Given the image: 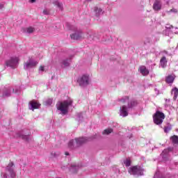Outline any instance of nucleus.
Here are the masks:
<instances>
[{
	"instance_id": "1",
	"label": "nucleus",
	"mask_w": 178,
	"mask_h": 178,
	"mask_svg": "<svg viewBox=\"0 0 178 178\" xmlns=\"http://www.w3.org/2000/svg\"><path fill=\"white\" fill-rule=\"evenodd\" d=\"M87 141H88V139L86 137L76 138L75 141L72 140L68 143V147L70 149H76V148H79L83 144H86Z\"/></svg>"
},
{
	"instance_id": "2",
	"label": "nucleus",
	"mask_w": 178,
	"mask_h": 178,
	"mask_svg": "<svg viewBox=\"0 0 178 178\" xmlns=\"http://www.w3.org/2000/svg\"><path fill=\"white\" fill-rule=\"evenodd\" d=\"M73 104V100L69 99L63 102H60L58 106L57 107L58 111H60L63 115H66L67 113L70 106H72Z\"/></svg>"
},
{
	"instance_id": "3",
	"label": "nucleus",
	"mask_w": 178,
	"mask_h": 178,
	"mask_svg": "<svg viewBox=\"0 0 178 178\" xmlns=\"http://www.w3.org/2000/svg\"><path fill=\"white\" fill-rule=\"evenodd\" d=\"M129 173L133 176H144V169L140 165H134L129 168Z\"/></svg>"
},
{
	"instance_id": "4",
	"label": "nucleus",
	"mask_w": 178,
	"mask_h": 178,
	"mask_svg": "<svg viewBox=\"0 0 178 178\" xmlns=\"http://www.w3.org/2000/svg\"><path fill=\"white\" fill-rule=\"evenodd\" d=\"M164 119L165 114L159 111H156L153 115L154 123L157 125L162 124Z\"/></svg>"
},
{
	"instance_id": "5",
	"label": "nucleus",
	"mask_w": 178,
	"mask_h": 178,
	"mask_svg": "<svg viewBox=\"0 0 178 178\" xmlns=\"http://www.w3.org/2000/svg\"><path fill=\"white\" fill-rule=\"evenodd\" d=\"M120 102H122V104L127 103V108L129 109H130V108H134V106H136V105H137V101L130 100V99H129V97H127V96L121 99Z\"/></svg>"
},
{
	"instance_id": "6",
	"label": "nucleus",
	"mask_w": 178,
	"mask_h": 178,
	"mask_svg": "<svg viewBox=\"0 0 178 178\" xmlns=\"http://www.w3.org/2000/svg\"><path fill=\"white\" fill-rule=\"evenodd\" d=\"M77 83L79 84L80 87H86L90 84V77L88 75H83L77 80Z\"/></svg>"
},
{
	"instance_id": "7",
	"label": "nucleus",
	"mask_w": 178,
	"mask_h": 178,
	"mask_svg": "<svg viewBox=\"0 0 178 178\" xmlns=\"http://www.w3.org/2000/svg\"><path fill=\"white\" fill-rule=\"evenodd\" d=\"M17 65H19V58L17 57L11 58L10 60L6 62V65L13 69L17 67Z\"/></svg>"
},
{
	"instance_id": "8",
	"label": "nucleus",
	"mask_w": 178,
	"mask_h": 178,
	"mask_svg": "<svg viewBox=\"0 0 178 178\" xmlns=\"http://www.w3.org/2000/svg\"><path fill=\"white\" fill-rule=\"evenodd\" d=\"M37 65H38V62L33 60L32 59H29V61L24 63V69L27 70L29 69H31V67H35Z\"/></svg>"
},
{
	"instance_id": "9",
	"label": "nucleus",
	"mask_w": 178,
	"mask_h": 178,
	"mask_svg": "<svg viewBox=\"0 0 178 178\" xmlns=\"http://www.w3.org/2000/svg\"><path fill=\"white\" fill-rule=\"evenodd\" d=\"M138 70L143 76H148V74H149V70H148V69H147V67L144 65H141Z\"/></svg>"
},
{
	"instance_id": "10",
	"label": "nucleus",
	"mask_w": 178,
	"mask_h": 178,
	"mask_svg": "<svg viewBox=\"0 0 178 178\" xmlns=\"http://www.w3.org/2000/svg\"><path fill=\"white\" fill-rule=\"evenodd\" d=\"M154 10H161L162 9V4L161 3V0H155L153 4Z\"/></svg>"
},
{
	"instance_id": "11",
	"label": "nucleus",
	"mask_w": 178,
	"mask_h": 178,
	"mask_svg": "<svg viewBox=\"0 0 178 178\" xmlns=\"http://www.w3.org/2000/svg\"><path fill=\"white\" fill-rule=\"evenodd\" d=\"M29 105H31V109L32 111H34V109H38V108L41 106V104H40L38 102L35 101H31L29 102Z\"/></svg>"
},
{
	"instance_id": "12",
	"label": "nucleus",
	"mask_w": 178,
	"mask_h": 178,
	"mask_svg": "<svg viewBox=\"0 0 178 178\" xmlns=\"http://www.w3.org/2000/svg\"><path fill=\"white\" fill-rule=\"evenodd\" d=\"M120 115L123 116V118H126V116L129 115V113L127 112V107L126 106H122L120 108Z\"/></svg>"
},
{
	"instance_id": "13",
	"label": "nucleus",
	"mask_w": 178,
	"mask_h": 178,
	"mask_svg": "<svg viewBox=\"0 0 178 178\" xmlns=\"http://www.w3.org/2000/svg\"><path fill=\"white\" fill-rule=\"evenodd\" d=\"M160 65H161V67H163V69L167 66L168 60H166L165 56H163L161 58V59L160 60Z\"/></svg>"
},
{
	"instance_id": "14",
	"label": "nucleus",
	"mask_w": 178,
	"mask_h": 178,
	"mask_svg": "<svg viewBox=\"0 0 178 178\" xmlns=\"http://www.w3.org/2000/svg\"><path fill=\"white\" fill-rule=\"evenodd\" d=\"M175 81V76L172 75H168L165 79V83L168 84H172Z\"/></svg>"
},
{
	"instance_id": "15",
	"label": "nucleus",
	"mask_w": 178,
	"mask_h": 178,
	"mask_svg": "<svg viewBox=\"0 0 178 178\" xmlns=\"http://www.w3.org/2000/svg\"><path fill=\"white\" fill-rule=\"evenodd\" d=\"M53 3L57 6L60 10H63V4L59 2V1H54Z\"/></svg>"
},
{
	"instance_id": "16",
	"label": "nucleus",
	"mask_w": 178,
	"mask_h": 178,
	"mask_svg": "<svg viewBox=\"0 0 178 178\" xmlns=\"http://www.w3.org/2000/svg\"><path fill=\"white\" fill-rule=\"evenodd\" d=\"M170 140L172 143V144H177L178 145V136L176 135H174L170 137Z\"/></svg>"
},
{
	"instance_id": "17",
	"label": "nucleus",
	"mask_w": 178,
	"mask_h": 178,
	"mask_svg": "<svg viewBox=\"0 0 178 178\" xmlns=\"http://www.w3.org/2000/svg\"><path fill=\"white\" fill-rule=\"evenodd\" d=\"M70 37H71L72 40H80V38H81V35H79L77 33L70 35Z\"/></svg>"
},
{
	"instance_id": "18",
	"label": "nucleus",
	"mask_w": 178,
	"mask_h": 178,
	"mask_svg": "<svg viewBox=\"0 0 178 178\" xmlns=\"http://www.w3.org/2000/svg\"><path fill=\"white\" fill-rule=\"evenodd\" d=\"M172 92L174 94V99H177L178 97V88H174L172 90Z\"/></svg>"
},
{
	"instance_id": "19",
	"label": "nucleus",
	"mask_w": 178,
	"mask_h": 178,
	"mask_svg": "<svg viewBox=\"0 0 178 178\" xmlns=\"http://www.w3.org/2000/svg\"><path fill=\"white\" fill-rule=\"evenodd\" d=\"M113 131V129H104V131L102 132V134H105L106 136H108V134H111Z\"/></svg>"
},
{
	"instance_id": "20",
	"label": "nucleus",
	"mask_w": 178,
	"mask_h": 178,
	"mask_svg": "<svg viewBox=\"0 0 178 178\" xmlns=\"http://www.w3.org/2000/svg\"><path fill=\"white\" fill-rule=\"evenodd\" d=\"M35 31V29L31 26L26 28V33H29V34L34 33Z\"/></svg>"
},
{
	"instance_id": "21",
	"label": "nucleus",
	"mask_w": 178,
	"mask_h": 178,
	"mask_svg": "<svg viewBox=\"0 0 178 178\" xmlns=\"http://www.w3.org/2000/svg\"><path fill=\"white\" fill-rule=\"evenodd\" d=\"M125 166L129 167L130 166V165H131V161H130V159H127L124 162Z\"/></svg>"
},
{
	"instance_id": "22",
	"label": "nucleus",
	"mask_w": 178,
	"mask_h": 178,
	"mask_svg": "<svg viewBox=\"0 0 178 178\" xmlns=\"http://www.w3.org/2000/svg\"><path fill=\"white\" fill-rule=\"evenodd\" d=\"M78 169H79V167H77V166H72L70 171L73 172L74 173H76L77 172Z\"/></svg>"
},
{
	"instance_id": "23",
	"label": "nucleus",
	"mask_w": 178,
	"mask_h": 178,
	"mask_svg": "<svg viewBox=\"0 0 178 178\" xmlns=\"http://www.w3.org/2000/svg\"><path fill=\"white\" fill-rule=\"evenodd\" d=\"M17 137H19V138H22V140H27L28 138L27 136L22 135L20 134H17Z\"/></svg>"
},
{
	"instance_id": "24",
	"label": "nucleus",
	"mask_w": 178,
	"mask_h": 178,
	"mask_svg": "<svg viewBox=\"0 0 178 178\" xmlns=\"http://www.w3.org/2000/svg\"><path fill=\"white\" fill-rule=\"evenodd\" d=\"M63 65L65 66V67H67V66H69V60H64L63 61Z\"/></svg>"
},
{
	"instance_id": "25",
	"label": "nucleus",
	"mask_w": 178,
	"mask_h": 178,
	"mask_svg": "<svg viewBox=\"0 0 178 178\" xmlns=\"http://www.w3.org/2000/svg\"><path fill=\"white\" fill-rule=\"evenodd\" d=\"M13 163L10 162L8 165L7 166V170H10V168L13 167Z\"/></svg>"
},
{
	"instance_id": "26",
	"label": "nucleus",
	"mask_w": 178,
	"mask_h": 178,
	"mask_svg": "<svg viewBox=\"0 0 178 178\" xmlns=\"http://www.w3.org/2000/svg\"><path fill=\"white\" fill-rule=\"evenodd\" d=\"M47 105H51L52 104V99H49L46 101Z\"/></svg>"
},
{
	"instance_id": "27",
	"label": "nucleus",
	"mask_w": 178,
	"mask_h": 178,
	"mask_svg": "<svg viewBox=\"0 0 178 178\" xmlns=\"http://www.w3.org/2000/svg\"><path fill=\"white\" fill-rule=\"evenodd\" d=\"M95 12H96V13H101V12H102V10L101 8H95Z\"/></svg>"
},
{
	"instance_id": "28",
	"label": "nucleus",
	"mask_w": 178,
	"mask_h": 178,
	"mask_svg": "<svg viewBox=\"0 0 178 178\" xmlns=\"http://www.w3.org/2000/svg\"><path fill=\"white\" fill-rule=\"evenodd\" d=\"M43 13L44 15H49V11L48 10H44Z\"/></svg>"
},
{
	"instance_id": "29",
	"label": "nucleus",
	"mask_w": 178,
	"mask_h": 178,
	"mask_svg": "<svg viewBox=\"0 0 178 178\" xmlns=\"http://www.w3.org/2000/svg\"><path fill=\"white\" fill-rule=\"evenodd\" d=\"M169 130H170V129H169V127H165L164 128V131H165V133H168L169 132Z\"/></svg>"
},
{
	"instance_id": "30",
	"label": "nucleus",
	"mask_w": 178,
	"mask_h": 178,
	"mask_svg": "<svg viewBox=\"0 0 178 178\" xmlns=\"http://www.w3.org/2000/svg\"><path fill=\"white\" fill-rule=\"evenodd\" d=\"M170 12H173L174 13H177V9L172 8L170 10Z\"/></svg>"
},
{
	"instance_id": "31",
	"label": "nucleus",
	"mask_w": 178,
	"mask_h": 178,
	"mask_svg": "<svg viewBox=\"0 0 178 178\" xmlns=\"http://www.w3.org/2000/svg\"><path fill=\"white\" fill-rule=\"evenodd\" d=\"M39 70H40L41 72H44V66L40 65L39 67Z\"/></svg>"
},
{
	"instance_id": "32",
	"label": "nucleus",
	"mask_w": 178,
	"mask_h": 178,
	"mask_svg": "<svg viewBox=\"0 0 178 178\" xmlns=\"http://www.w3.org/2000/svg\"><path fill=\"white\" fill-rule=\"evenodd\" d=\"M51 155H54V156H56V153H55V152H54H54H52V153H51Z\"/></svg>"
},
{
	"instance_id": "33",
	"label": "nucleus",
	"mask_w": 178,
	"mask_h": 178,
	"mask_svg": "<svg viewBox=\"0 0 178 178\" xmlns=\"http://www.w3.org/2000/svg\"><path fill=\"white\" fill-rule=\"evenodd\" d=\"M31 3H34L35 2V0H31Z\"/></svg>"
},
{
	"instance_id": "34",
	"label": "nucleus",
	"mask_w": 178,
	"mask_h": 178,
	"mask_svg": "<svg viewBox=\"0 0 178 178\" xmlns=\"http://www.w3.org/2000/svg\"><path fill=\"white\" fill-rule=\"evenodd\" d=\"M65 155H69V152H66Z\"/></svg>"
},
{
	"instance_id": "35",
	"label": "nucleus",
	"mask_w": 178,
	"mask_h": 178,
	"mask_svg": "<svg viewBox=\"0 0 178 178\" xmlns=\"http://www.w3.org/2000/svg\"><path fill=\"white\" fill-rule=\"evenodd\" d=\"M88 1H91V0H88Z\"/></svg>"
}]
</instances>
